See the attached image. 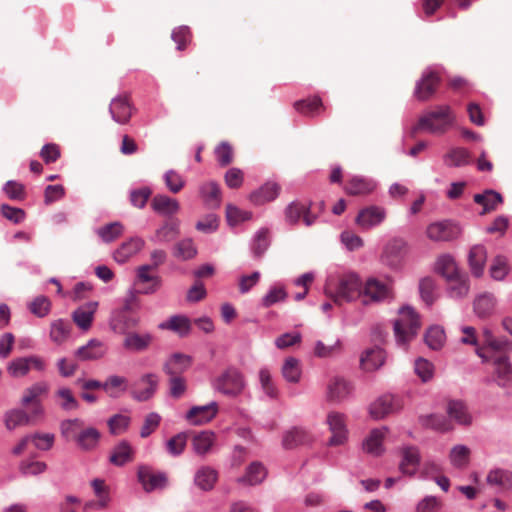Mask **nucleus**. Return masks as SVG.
<instances>
[{
    "label": "nucleus",
    "mask_w": 512,
    "mask_h": 512,
    "mask_svg": "<svg viewBox=\"0 0 512 512\" xmlns=\"http://www.w3.org/2000/svg\"><path fill=\"white\" fill-rule=\"evenodd\" d=\"M470 449L465 445L454 446L449 454L451 464L456 468H465L470 461Z\"/></svg>",
    "instance_id": "nucleus-53"
},
{
    "label": "nucleus",
    "mask_w": 512,
    "mask_h": 512,
    "mask_svg": "<svg viewBox=\"0 0 512 512\" xmlns=\"http://www.w3.org/2000/svg\"><path fill=\"white\" fill-rule=\"evenodd\" d=\"M388 286L376 279H369L366 282L362 295L364 298H370L372 301H381L389 296Z\"/></svg>",
    "instance_id": "nucleus-41"
},
{
    "label": "nucleus",
    "mask_w": 512,
    "mask_h": 512,
    "mask_svg": "<svg viewBox=\"0 0 512 512\" xmlns=\"http://www.w3.org/2000/svg\"><path fill=\"white\" fill-rule=\"evenodd\" d=\"M45 368V361L36 355L17 357L7 364V372L12 378L25 377L31 369L41 372L44 371Z\"/></svg>",
    "instance_id": "nucleus-7"
},
{
    "label": "nucleus",
    "mask_w": 512,
    "mask_h": 512,
    "mask_svg": "<svg viewBox=\"0 0 512 512\" xmlns=\"http://www.w3.org/2000/svg\"><path fill=\"white\" fill-rule=\"evenodd\" d=\"M491 361L495 366V374L499 385L505 386L512 381V367L506 355L493 356Z\"/></svg>",
    "instance_id": "nucleus-40"
},
{
    "label": "nucleus",
    "mask_w": 512,
    "mask_h": 512,
    "mask_svg": "<svg viewBox=\"0 0 512 512\" xmlns=\"http://www.w3.org/2000/svg\"><path fill=\"white\" fill-rule=\"evenodd\" d=\"M133 459V450L128 442L122 441L120 442L114 449L110 455V462L116 466H122L127 462L132 461Z\"/></svg>",
    "instance_id": "nucleus-48"
},
{
    "label": "nucleus",
    "mask_w": 512,
    "mask_h": 512,
    "mask_svg": "<svg viewBox=\"0 0 512 512\" xmlns=\"http://www.w3.org/2000/svg\"><path fill=\"white\" fill-rule=\"evenodd\" d=\"M106 352L107 347L102 341L91 339L86 345L78 348L76 356L82 361L97 360L102 358Z\"/></svg>",
    "instance_id": "nucleus-24"
},
{
    "label": "nucleus",
    "mask_w": 512,
    "mask_h": 512,
    "mask_svg": "<svg viewBox=\"0 0 512 512\" xmlns=\"http://www.w3.org/2000/svg\"><path fill=\"white\" fill-rule=\"evenodd\" d=\"M55 396L59 399V405L63 410L70 411L79 407L77 399L74 397L69 388L62 387L55 392Z\"/></svg>",
    "instance_id": "nucleus-59"
},
{
    "label": "nucleus",
    "mask_w": 512,
    "mask_h": 512,
    "mask_svg": "<svg viewBox=\"0 0 512 512\" xmlns=\"http://www.w3.org/2000/svg\"><path fill=\"white\" fill-rule=\"evenodd\" d=\"M49 384L46 381H38L23 390L20 403L23 407H32L31 415L40 417L44 414L42 397L49 392Z\"/></svg>",
    "instance_id": "nucleus-5"
},
{
    "label": "nucleus",
    "mask_w": 512,
    "mask_h": 512,
    "mask_svg": "<svg viewBox=\"0 0 512 512\" xmlns=\"http://www.w3.org/2000/svg\"><path fill=\"white\" fill-rule=\"evenodd\" d=\"M72 326L68 321L57 319L51 322L50 339L60 345L64 343L70 336Z\"/></svg>",
    "instance_id": "nucleus-46"
},
{
    "label": "nucleus",
    "mask_w": 512,
    "mask_h": 512,
    "mask_svg": "<svg viewBox=\"0 0 512 512\" xmlns=\"http://www.w3.org/2000/svg\"><path fill=\"white\" fill-rule=\"evenodd\" d=\"M191 365V358L188 355L175 353L165 363L163 369L168 375H180Z\"/></svg>",
    "instance_id": "nucleus-43"
},
{
    "label": "nucleus",
    "mask_w": 512,
    "mask_h": 512,
    "mask_svg": "<svg viewBox=\"0 0 512 512\" xmlns=\"http://www.w3.org/2000/svg\"><path fill=\"white\" fill-rule=\"evenodd\" d=\"M445 341V332L439 326L430 327L425 334L426 344L433 350L440 349Z\"/></svg>",
    "instance_id": "nucleus-60"
},
{
    "label": "nucleus",
    "mask_w": 512,
    "mask_h": 512,
    "mask_svg": "<svg viewBox=\"0 0 512 512\" xmlns=\"http://www.w3.org/2000/svg\"><path fill=\"white\" fill-rule=\"evenodd\" d=\"M294 108L299 113L314 117L321 114L325 110V106L320 97L314 96L303 100H298L294 103Z\"/></svg>",
    "instance_id": "nucleus-37"
},
{
    "label": "nucleus",
    "mask_w": 512,
    "mask_h": 512,
    "mask_svg": "<svg viewBox=\"0 0 512 512\" xmlns=\"http://www.w3.org/2000/svg\"><path fill=\"white\" fill-rule=\"evenodd\" d=\"M281 373L287 382L298 383L302 373L299 360L288 357L283 363Z\"/></svg>",
    "instance_id": "nucleus-49"
},
{
    "label": "nucleus",
    "mask_w": 512,
    "mask_h": 512,
    "mask_svg": "<svg viewBox=\"0 0 512 512\" xmlns=\"http://www.w3.org/2000/svg\"><path fill=\"white\" fill-rule=\"evenodd\" d=\"M280 192V186L274 182H267L259 189L253 191L249 199L255 205H263L277 198Z\"/></svg>",
    "instance_id": "nucleus-26"
},
{
    "label": "nucleus",
    "mask_w": 512,
    "mask_h": 512,
    "mask_svg": "<svg viewBox=\"0 0 512 512\" xmlns=\"http://www.w3.org/2000/svg\"><path fill=\"white\" fill-rule=\"evenodd\" d=\"M486 481L489 485L509 491L512 489V472L501 468L493 469L488 473Z\"/></svg>",
    "instance_id": "nucleus-39"
},
{
    "label": "nucleus",
    "mask_w": 512,
    "mask_h": 512,
    "mask_svg": "<svg viewBox=\"0 0 512 512\" xmlns=\"http://www.w3.org/2000/svg\"><path fill=\"white\" fill-rule=\"evenodd\" d=\"M159 328L163 330H171L179 333L180 335H186L190 330V322L187 317L176 315L172 316L168 321L161 323Z\"/></svg>",
    "instance_id": "nucleus-51"
},
{
    "label": "nucleus",
    "mask_w": 512,
    "mask_h": 512,
    "mask_svg": "<svg viewBox=\"0 0 512 512\" xmlns=\"http://www.w3.org/2000/svg\"><path fill=\"white\" fill-rule=\"evenodd\" d=\"M402 408L401 400L393 395L387 394L379 397L370 406V414L375 419H381L390 413Z\"/></svg>",
    "instance_id": "nucleus-12"
},
{
    "label": "nucleus",
    "mask_w": 512,
    "mask_h": 512,
    "mask_svg": "<svg viewBox=\"0 0 512 512\" xmlns=\"http://www.w3.org/2000/svg\"><path fill=\"white\" fill-rule=\"evenodd\" d=\"M486 260L487 252L484 246L476 245L471 248L469 252V265L474 276H482Z\"/></svg>",
    "instance_id": "nucleus-38"
},
{
    "label": "nucleus",
    "mask_w": 512,
    "mask_h": 512,
    "mask_svg": "<svg viewBox=\"0 0 512 512\" xmlns=\"http://www.w3.org/2000/svg\"><path fill=\"white\" fill-rule=\"evenodd\" d=\"M325 294L335 304L350 302L362 295V283L356 274L348 273L337 279H330L325 286Z\"/></svg>",
    "instance_id": "nucleus-1"
},
{
    "label": "nucleus",
    "mask_w": 512,
    "mask_h": 512,
    "mask_svg": "<svg viewBox=\"0 0 512 512\" xmlns=\"http://www.w3.org/2000/svg\"><path fill=\"white\" fill-rule=\"evenodd\" d=\"M512 350V343L505 338H493L486 347H478L477 355L484 361L492 360V357L505 355L506 352Z\"/></svg>",
    "instance_id": "nucleus-20"
},
{
    "label": "nucleus",
    "mask_w": 512,
    "mask_h": 512,
    "mask_svg": "<svg viewBox=\"0 0 512 512\" xmlns=\"http://www.w3.org/2000/svg\"><path fill=\"white\" fill-rule=\"evenodd\" d=\"M218 480V472L209 466L200 467L194 476L195 485L203 491H210Z\"/></svg>",
    "instance_id": "nucleus-32"
},
{
    "label": "nucleus",
    "mask_w": 512,
    "mask_h": 512,
    "mask_svg": "<svg viewBox=\"0 0 512 512\" xmlns=\"http://www.w3.org/2000/svg\"><path fill=\"white\" fill-rule=\"evenodd\" d=\"M144 246V240L139 237H134L124 242L115 252L114 259L118 263H125L133 255L138 253Z\"/></svg>",
    "instance_id": "nucleus-33"
},
{
    "label": "nucleus",
    "mask_w": 512,
    "mask_h": 512,
    "mask_svg": "<svg viewBox=\"0 0 512 512\" xmlns=\"http://www.w3.org/2000/svg\"><path fill=\"white\" fill-rule=\"evenodd\" d=\"M420 462V454L418 448L408 446L402 449V461L400 470L403 474L412 476L415 474Z\"/></svg>",
    "instance_id": "nucleus-27"
},
{
    "label": "nucleus",
    "mask_w": 512,
    "mask_h": 512,
    "mask_svg": "<svg viewBox=\"0 0 512 512\" xmlns=\"http://www.w3.org/2000/svg\"><path fill=\"white\" fill-rule=\"evenodd\" d=\"M448 415L461 425H468L471 423V416L468 413L465 403L458 400H451L447 406Z\"/></svg>",
    "instance_id": "nucleus-47"
},
{
    "label": "nucleus",
    "mask_w": 512,
    "mask_h": 512,
    "mask_svg": "<svg viewBox=\"0 0 512 512\" xmlns=\"http://www.w3.org/2000/svg\"><path fill=\"white\" fill-rule=\"evenodd\" d=\"M130 302L124 303L123 307L112 312L109 326L117 334L126 335L138 327L140 318L132 315Z\"/></svg>",
    "instance_id": "nucleus-6"
},
{
    "label": "nucleus",
    "mask_w": 512,
    "mask_h": 512,
    "mask_svg": "<svg viewBox=\"0 0 512 512\" xmlns=\"http://www.w3.org/2000/svg\"><path fill=\"white\" fill-rule=\"evenodd\" d=\"M179 234V224L177 221L171 220L165 222L160 228L156 230L155 240L157 242H170L175 239Z\"/></svg>",
    "instance_id": "nucleus-52"
},
{
    "label": "nucleus",
    "mask_w": 512,
    "mask_h": 512,
    "mask_svg": "<svg viewBox=\"0 0 512 512\" xmlns=\"http://www.w3.org/2000/svg\"><path fill=\"white\" fill-rule=\"evenodd\" d=\"M510 271L508 260L504 256H497L493 259L490 267V275L494 280H503Z\"/></svg>",
    "instance_id": "nucleus-58"
},
{
    "label": "nucleus",
    "mask_w": 512,
    "mask_h": 512,
    "mask_svg": "<svg viewBox=\"0 0 512 512\" xmlns=\"http://www.w3.org/2000/svg\"><path fill=\"white\" fill-rule=\"evenodd\" d=\"M385 361V352L379 347H373L363 352L360 358L361 368L371 372L380 368Z\"/></svg>",
    "instance_id": "nucleus-25"
},
{
    "label": "nucleus",
    "mask_w": 512,
    "mask_h": 512,
    "mask_svg": "<svg viewBox=\"0 0 512 512\" xmlns=\"http://www.w3.org/2000/svg\"><path fill=\"white\" fill-rule=\"evenodd\" d=\"M440 83V77L435 72H427L422 75L420 80L416 83L414 96L419 101L429 100Z\"/></svg>",
    "instance_id": "nucleus-16"
},
{
    "label": "nucleus",
    "mask_w": 512,
    "mask_h": 512,
    "mask_svg": "<svg viewBox=\"0 0 512 512\" xmlns=\"http://www.w3.org/2000/svg\"><path fill=\"white\" fill-rule=\"evenodd\" d=\"M448 289L452 297L460 298L466 296L469 291L467 278L459 273L447 280Z\"/></svg>",
    "instance_id": "nucleus-55"
},
{
    "label": "nucleus",
    "mask_w": 512,
    "mask_h": 512,
    "mask_svg": "<svg viewBox=\"0 0 512 512\" xmlns=\"http://www.w3.org/2000/svg\"><path fill=\"white\" fill-rule=\"evenodd\" d=\"M154 337L151 333H138L131 331L124 335L122 346L125 350L130 352H143L149 349Z\"/></svg>",
    "instance_id": "nucleus-18"
},
{
    "label": "nucleus",
    "mask_w": 512,
    "mask_h": 512,
    "mask_svg": "<svg viewBox=\"0 0 512 512\" xmlns=\"http://www.w3.org/2000/svg\"><path fill=\"white\" fill-rule=\"evenodd\" d=\"M132 110V104L128 95H120L113 98L109 106L113 120L122 125L129 122Z\"/></svg>",
    "instance_id": "nucleus-17"
},
{
    "label": "nucleus",
    "mask_w": 512,
    "mask_h": 512,
    "mask_svg": "<svg viewBox=\"0 0 512 512\" xmlns=\"http://www.w3.org/2000/svg\"><path fill=\"white\" fill-rule=\"evenodd\" d=\"M352 391L351 384L341 377H334L327 386V398L329 401H341Z\"/></svg>",
    "instance_id": "nucleus-28"
},
{
    "label": "nucleus",
    "mask_w": 512,
    "mask_h": 512,
    "mask_svg": "<svg viewBox=\"0 0 512 512\" xmlns=\"http://www.w3.org/2000/svg\"><path fill=\"white\" fill-rule=\"evenodd\" d=\"M34 418L31 413L28 414L22 408H14L5 412L4 425L7 430L12 431L19 426H26Z\"/></svg>",
    "instance_id": "nucleus-35"
},
{
    "label": "nucleus",
    "mask_w": 512,
    "mask_h": 512,
    "mask_svg": "<svg viewBox=\"0 0 512 512\" xmlns=\"http://www.w3.org/2000/svg\"><path fill=\"white\" fill-rule=\"evenodd\" d=\"M173 41L177 44V49L182 51L192 40V33L187 26H179L172 31Z\"/></svg>",
    "instance_id": "nucleus-64"
},
{
    "label": "nucleus",
    "mask_w": 512,
    "mask_h": 512,
    "mask_svg": "<svg viewBox=\"0 0 512 512\" xmlns=\"http://www.w3.org/2000/svg\"><path fill=\"white\" fill-rule=\"evenodd\" d=\"M153 210L162 215H173L178 212L180 206L176 199L166 195H156L151 202Z\"/></svg>",
    "instance_id": "nucleus-42"
},
{
    "label": "nucleus",
    "mask_w": 512,
    "mask_h": 512,
    "mask_svg": "<svg viewBox=\"0 0 512 512\" xmlns=\"http://www.w3.org/2000/svg\"><path fill=\"white\" fill-rule=\"evenodd\" d=\"M98 306V302L90 301L79 306L72 312L71 317L73 322L83 332H87L91 329Z\"/></svg>",
    "instance_id": "nucleus-14"
},
{
    "label": "nucleus",
    "mask_w": 512,
    "mask_h": 512,
    "mask_svg": "<svg viewBox=\"0 0 512 512\" xmlns=\"http://www.w3.org/2000/svg\"><path fill=\"white\" fill-rule=\"evenodd\" d=\"M286 221L290 224H296L302 218L306 226H311L315 223L316 217L313 216L304 204L293 202L285 210Z\"/></svg>",
    "instance_id": "nucleus-23"
},
{
    "label": "nucleus",
    "mask_w": 512,
    "mask_h": 512,
    "mask_svg": "<svg viewBox=\"0 0 512 512\" xmlns=\"http://www.w3.org/2000/svg\"><path fill=\"white\" fill-rule=\"evenodd\" d=\"M495 306V299L492 294L480 295L474 302V311L481 317L485 318L492 314Z\"/></svg>",
    "instance_id": "nucleus-54"
},
{
    "label": "nucleus",
    "mask_w": 512,
    "mask_h": 512,
    "mask_svg": "<svg viewBox=\"0 0 512 512\" xmlns=\"http://www.w3.org/2000/svg\"><path fill=\"white\" fill-rule=\"evenodd\" d=\"M444 161L448 166H464L469 163L470 154L465 148H454L446 154Z\"/></svg>",
    "instance_id": "nucleus-57"
},
{
    "label": "nucleus",
    "mask_w": 512,
    "mask_h": 512,
    "mask_svg": "<svg viewBox=\"0 0 512 512\" xmlns=\"http://www.w3.org/2000/svg\"><path fill=\"white\" fill-rule=\"evenodd\" d=\"M216 440V435L210 430L201 431L194 434L191 445L193 451L200 456L207 454L213 447Z\"/></svg>",
    "instance_id": "nucleus-30"
},
{
    "label": "nucleus",
    "mask_w": 512,
    "mask_h": 512,
    "mask_svg": "<svg viewBox=\"0 0 512 512\" xmlns=\"http://www.w3.org/2000/svg\"><path fill=\"white\" fill-rule=\"evenodd\" d=\"M267 472L260 462H252L246 469L245 474L237 479L242 485L254 486L260 484L266 478Z\"/></svg>",
    "instance_id": "nucleus-31"
},
{
    "label": "nucleus",
    "mask_w": 512,
    "mask_h": 512,
    "mask_svg": "<svg viewBox=\"0 0 512 512\" xmlns=\"http://www.w3.org/2000/svg\"><path fill=\"white\" fill-rule=\"evenodd\" d=\"M92 488L94 490L95 495L97 496L96 501L87 502L84 506V510L95 509L102 510L108 506L109 503V494L108 488L105 485V482L101 479H94L92 481Z\"/></svg>",
    "instance_id": "nucleus-29"
},
{
    "label": "nucleus",
    "mask_w": 512,
    "mask_h": 512,
    "mask_svg": "<svg viewBox=\"0 0 512 512\" xmlns=\"http://www.w3.org/2000/svg\"><path fill=\"white\" fill-rule=\"evenodd\" d=\"M61 433L68 441H73L78 448L84 451L95 449L101 434L94 427H84L81 419H68L61 423Z\"/></svg>",
    "instance_id": "nucleus-2"
},
{
    "label": "nucleus",
    "mask_w": 512,
    "mask_h": 512,
    "mask_svg": "<svg viewBox=\"0 0 512 512\" xmlns=\"http://www.w3.org/2000/svg\"><path fill=\"white\" fill-rule=\"evenodd\" d=\"M375 187L376 184L371 179L355 176L347 182L345 191L352 196H362L372 193Z\"/></svg>",
    "instance_id": "nucleus-34"
},
{
    "label": "nucleus",
    "mask_w": 512,
    "mask_h": 512,
    "mask_svg": "<svg viewBox=\"0 0 512 512\" xmlns=\"http://www.w3.org/2000/svg\"><path fill=\"white\" fill-rule=\"evenodd\" d=\"M427 237L432 241H451L458 237L460 229L449 221L432 223L427 227Z\"/></svg>",
    "instance_id": "nucleus-13"
},
{
    "label": "nucleus",
    "mask_w": 512,
    "mask_h": 512,
    "mask_svg": "<svg viewBox=\"0 0 512 512\" xmlns=\"http://www.w3.org/2000/svg\"><path fill=\"white\" fill-rule=\"evenodd\" d=\"M311 440V436L302 428H292L283 436V446L286 449H293L304 445Z\"/></svg>",
    "instance_id": "nucleus-45"
},
{
    "label": "nucleus",
    "mask_w": 512,
    "mask_h": 512,
    "mask_svg": "<svg viewBox=\"0 0 512 512\" xmlns=\"http://www.w3.org/2000/svg\"><path fill=\"white\" fill-rule=\"evenodd\" d=\"M387 429L386 428H380V429H374L371 431L370 435L365 440L363 447L364 450L372 454L374 456H379L383 452V440L385 437Z\"/></svg>",
    "instance_id": "nucleus-44"
},
{
    "label": "nucleus",
    "mask_w": 512,
    "mask_h": 512,
    "mask_svg": "<svg viewBox=\"0 0 512 512\" xmlns=\"http://www.w3.org/2000/svg\"><path fill=\"white\" fill-rule=\"evenodd\" d=\"M243 387V377L235 368H228L215 381V388L226 395H238Z\"/></svg>",
    "instance_id": "nucleus-8"
},
{
    "label": "nucleus",
    "mask_w": 512,
    "mask_h": 512,
    "mask_svg": "<svg viewBox=\"0 0 512 512\" xmlns=\"http://www.w3.org/2000/svg\"><path fill=\"white\" fill-rule=\"evenodd\" d=\"M423 426L432 428L437 431H449L452 429L451 423L442 415H426L420 417Z\"/></svg>",
    "instance_id": "nucleus-56"
},
{
    "label": "nucleus",
    "mask_w": 512,
    "mask_h": 512,
    "mask_svg": "<svg viewBox=\"0 0 512 512\" xmlns=\"http://www.w3.org/2000/svg\"><path fill=\"white\" fill-rule=\"evenodd\" d=\"M30 312L37 317H45L50 313L51 301L43 295L37 296L28 306Z\"/></svg>",
    "instance_id": "nucleus-61"
},
{
    "label": "nucleus",
    "mask_w": 512,
    "mask_h": 512,
    "mask_svg": "<svg viewBox=\"0 0 512 512\" xmlns=\"http://www.w3.org/2000/svg\"><path fill=\"white\" fill-rule=\"evenodd\" d=\"M421 327L419 314L410 306H404L399 310L398 318L394 321V334L399 345H405L411 341Z\"/></svg>",
    "instance_id": "nucleus-4"
},
{
    "label": "nucleus",
    "mask_w": 512,
    "mask_h": 512,
    "mask_svg": "<svg viewBox=\"0 0 512 512\" xmlns=\"http://www.w3.org/2000/svg\"><path fill=\"white\" fill-rule=\"evenodd\" d=\"M218 412L216 402L204 406H194L186 414V419L193 425H201L211 421Z\"/></svg>",
    "instance_id": "nucleus-21"
},
{
    "label": "nucleus",
    "mask_w": 512,
    "mask_h": 512,
    "mask_svg": "<svg viewBox=\"0 0 512 512\" xmlns=\"http://www.w3.org/2000/svg\"><path fill=\"white\" fill-rule=\"evenodd\" d=\"M251 212L239 209L233 204H227L226 206V219L232 226L237 225L241 222L251 219Z\"/></svg>",
    "instance_id": "nucleus-63"
},
{
    "label": "nucleus",
    "mask_w": 512,
    "mask_h": 512,
    "mask_svg": "<svg viewBox=\"0 0 512 512\" xmlns=\"http://www.w3.org/2000/svg\"><path fill=\"white\" fill-rule=\"evenodd\" d=\"M473 199L475 203L483 206L481 215L496 210L497 206L503 202L501 194L494 190H486L484 193L475 194Z\"/></svg>",
    "instance_id": "nucleus-36"
},
{
    "label": "nucleus",
    "mask_w": 512,
    "mask_h": 512,
    "mask_svg": "<svg viewBox=\"0 0 512 512\" xmlns=\"http://www.w3.org/2000/svg\"><path fill=\"white\" fill-rule=\"evenodd\" d=\"M406 252V242L401 238H394L385 245L381 260L385 265L396 268L402 264Z\"/></svg>",
    "instance_id": "nucleus-9"
},
{
    "label": "nucleus",
    "mask_w": 512,
    "mask_h": 512,
    "mask_svg": "<svg viewBox=\"0 0 512 512\" xmlns=\"http://www.w3.org/2000/svg\"><path fill=\"white\" fill-rule=\"evenodd\" d=\"M123 232V226L119 222L107 224L98 229L97 234L106 243L117 239Z\"/></svg>",
    "instance_id": "nucleus-62"
},
{
    "label": "nucleus",
    "mask_w": 512,
    "mask_h": 512,
    "mask_svg": "<svg viewBox=\"0 0 512 512\" xmlns=\"http://www.w3.org/2000/svg\"><path fill=\"white\" fill-rule=\"evenodd\" d=\"M199 195L204 205L209 209H217L222 202L221 189L218 183L209 181L199 186Z\"/></svg>",
    "instance_id": "nucleus-22"
},
{
    "label": "nucleus",
    "mask_w": 512,
    "mask_h": 512,
    "mask_svg": "<svg viewBox=\"0 0 512 512\" xmlns=\"http://www.w3.org/2000/svg\"><path fill=\"white\" fill-rule=\"evenodd\" d=\"M159 383L158 376L153 373L143 375L133 384L132 396L138 401L149 400L157 390Z\"/></svg>",
    "instance_id": "nucleus-11"
},
{
    "label": "nucleus",
    "mask_w": 512,
    "mask_h": 512,
    "mask_svg": "<svg viewBox=\"0 0 512 512\" xmlns=\"http://www.w3.org/2000/svg\"><path fill=\"white\" fill-rule=\"evenodd\" d=\"M436 271L446 280L453 276H457L460 273L454 258L450 255H441L438 257L436 262Z\"/></svg>",
    "instance_id": "nucleus-50"
},
{
    "label": "nucleus",
    "mask_w": 512,
    "mask_h": 512,
    "mask_svg": "<svg viewBox=\"0 0 512 512\" xmlns=\"http://www.w3.org/2000/svg\"><path fill=\"white\" fill-rule=\"evenodd\" d=\"M454 115L447 105L437 106L434 110L422 115L413 127L412 133L426 131L431 134H443L452 125Z\"/></svg>",
    "instance_id": "nucleus-3"
},
{
    "label": "nucleus",
    "mask_w": 512,
    "mask_h": 512,
    "mask_svg": "<svg viewBox=\"0 0 512 512\" xmlns=\"http://www.w3.org/2000/svg\"><path fill=\"white\" fill-rule=\"evenodd\" d=\"M386 218V210L379 206H369L359 211L355 222L362 229L368 230L380 225Z\"/></svg>",
    "instance_id": "nucleus-15"
},
{
    "label": "nucleus",
    "mask_w": 512,
    "mask_h": 512,
    "mask_svg": "<svg viewBox=\"0 0 512 512\" xmlns=\"http://www.w3.org/2000/svg\"><path fill=\"white\" fill-rule=\"evenodd\" d=\"M138 480L146 492L155 489H162L167 485V476L165 473L155 471L149 466H140L138 469Z\"/></svg>",
    "instance_id": "nucleus-10"
},
{
    "label": "nucleus",
    "mask_w": 512,
    "mask_h": 512,
    "mask_svg": "<svg viewBox=\"0 0 512 512\" xmlns=\"http://www.w3.org/2000/svg\"><path fill=\"white\" fill-rule=\"evenodd\" d=\"M327 423L332 433L329 444L333 446L343 444L347 437L344 416L338 412H331L328 414Z\"/></svg>",
    "instance_id": "nucleus-19"
}]
</instances>
